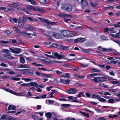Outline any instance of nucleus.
<instances>
[{"mask_svg":"<svg viewBox=\"0 0 120 120\" xmlns=\"http://www.w3.org/2000/svg\"><path fill=\"white\" fill-rule=\"evenodd\" d=\"M15 53H19L21 52V49H20L15 48Z\"/></svg>","mask_w":120,"mask_h":120,"instance_id":"c756f323","label":"nucleus"},{"mask_svg":"<svg viewBox=\"0 0 120 120\" xmlns=\"http://www.w3.org/2000/svg\"><path fill=\"white\" fill-rule=\"evenodd\" d=\"M86 96L87 98H90V97L91 94L88 93H85Z\"/></svg>","mask_w":120,"mask_h":120,"instance_id":"6e6d98bb","label":"nucleus"},{"mask_svg":"<svg viewBox=\"0 0 120 120\" xmlns=\"http://www.w3.org/2000/svg\"><path fill=\"white\" fill-rule=\"evenodd\" d=\"M65 75V76H64V78H69L70 77V75L68 73H66Z\"/></svg>","mask_w":120,"mask_h":120,"instance_id":"de8ad7c7","label":"nucleus"},{"mask_svg":"<svg viewBox=\"0 0 120 120\" xmlns=\"http://www.w3.org/2000/svg\"><path fill=\"white\" fill-rule=\"evenodd\" d=\"M27 9L29 10H34V11H36V8H34L33 7L31 6H29L27 8Z\"/></svg>","mask_w":120,"mask_h":120,"instance_id":"58836bf2","label":"nucleus"},{"mask_svg":"<svg viewBox=\"0 0 120 120\" xmlns=\"http://www.w3.org/2000/svg\"><path fill=\"white\" fill-rule=\"evenodd\" d=\"M71 6L69 4H66L64 5H63L62 7V9H63L67 11H70L71 9L70 8V7H71Z\"/></svg>","mask_w":120,"mask_h":120,"instance_id":"0eeeda50","label":"nucleus"},{"mask_svg":"<svg viewBox=\"0 0 120 120\" xmlns=\"http://www.w3.org/2000/svg\"><path fill=\"white\" fill-rule=\"evenodd\" d=\"M43 76H44L47 77H52L53 75L51 74H43Z\"/></svg>","mask_w":120,"mask_h":120,"instance_id":"72a5a7b5","label":"nucleus"},{"mask_svg":"<svg viewBox=\"0 0 120 120\" xmlns=\"http://www.w3.org/2000/svg\"><path fill=\"white\" fill-rule=\"evenodd\" d=\"M26 32V31L23 30L22 32H20L19 30H18L17 31V32L20 33L21 34H23L24 35L25 34H26L29 37V35L31 34L30 33H27ZM32 35L33 36L35 35L34 34H32Z\"/></svg>","mask_w":120,"mask_h":120,"instance_id":"9d476101","label":"nucleus"},{"mask_svg":"<svg viewBox=\"0 0 120 120\" xmlns=\"http://www.w3.org/2000/svg\"><path fill=\"white\" fill-rule=\"evenodd\" d=\"M98 100L101 102H107V101H106V100L105 99L101 97H100L99 98Z\"/></svg>","mask_w":120,"mask_h":120,"instance_id":"c85d7f7f","label":"nucleus"},{"mask_svg":"<svg viewBox=\"0 0 120 120\" xmlns=\"http://www.w3.org/2000/svg\"><path fill=\"white\" fill-rule=\"evenodd\" d=\"M78 92V91L76 89L72 88L67 91L68 93L71 94H75Z\"/></svg>","mask_w":120,"mask_h":120,"instance_id":"6e6552de","label":"nucleus"},{"mask_svg":"<svg viewBox=\"0 0 120 120\" xmlns=\"http://www.w3.org/2000/svg\"><path fill=\"white\" fill-rule=\"evenodd\" d=\"M75 84V86H84L83 84L79 83H76Z\"/></svg>","mask_w":120,"mask_h":120,"instance_id":"49530a36","label":"nucleus"},{"mask_svg":"<svg viewBox=\"0 0 120 120\" xmlns=\"http://www.w3.org/2000/svg\"><path fill=\"white\" fill-rule=\"evenodd\" d=\"M86 40V39L84 38H80L76 39H71L70 40V42H73L75 43H81L83 42Z\"/></svg>","mask_w":120,"mask_h":120,"instance_id":"7ed1b4c3","label":"nucleus"},{"mask_svg":"<svg viewBox=\"0 0 120 120\" xmlns=\"http://www.w3.org/2000/svg\"><path fill=\"white\" fill-rule=\"evenodd\" d=\"M61 35L64 37H70L73 36L72 34V31L67 30H63L60 31Z\"/></svg>","mask_w":120,"mask_h":120,"instance_id":"f257e3e1","label":"nucleus"},{"mask_svg":"<svg viewBox=\"0 0 120 120\" xmlns=\"http://www.w3.org/2000/svg\"><path fill=\"white\" fill-rule=\"evenodd\" d=\"M18 25L20 27H22L24 26V23L21 20H19L18 21Z\"/></svg>","mask_w":120,"mask_h":120,"instance_id":"aec40b11","label":"nucleus"},{"mask_svg":"<svg viewBox=\"0 0 120 120\" xmlns=\"http://www.w3.org/2000/svg\"><path fill=\"white\" fill-rule=\"evenodd\" d=\"M5 110L6 112L7 113H12V111H10L9 110H8L7 108H5Z\"/></svg>","mask_w":120,"mask_h":120,"instance_id":"680f3d73","label":"nucleus"},{"mask_svg":"<svg viewBox=\"0 0 120 120\" xmlns=\"http://www.w3.org/2000/svg\"><path fill=\"white\" fill-rule=\"evenodd\" d=\"M91 98H93L97 99L98 100L99 98L101 97L99 95L95 94H93L92 95Z\"/></svg>","mask_w":120,"mask_h":120,"instance_id":"f3484780","label":"nucleus"},{"mask_svg":"<svg viewBox=\"0 0 120 120\" xmlns=\"http://www.w3.org/2000/svg\"><path fill=\"white\" fill-rule=\"evenodd\" d=\"M83 51L85 53H87L89 52L90 50L89 49H84Z\"/></svg>","mask_w":120,"mask_h":120,"instance_id":"3c124183","label":"nucleus"},{"mask_svg":"<svg viewBox=\"0 0 120 120\" xmlns=\"http://www.w3.org/2000/svg\"><path fill=\"white\" fill-rule=\"evenodd\" d=\"M7 58L10 60H12L14 58V57L13 56H11L8 55Z\"/></svg>","mask_w":120,"mask_h":120,"instance_id":"052dcab7","label":"nucleus"},{"mask_svg":"<svg viewBox=\"0 0 120 120\" xmlns=\"http://www.w3.org/2000/svg\"><path fill=\"white\" fill-rule=\"evenodd\" d=\"M1 78L2 79H11V78H12V77L10 75H9L8 76H2Z\"/></svg>","mask_w":120,"mask_h":120,"instance_id":"cd10ccee","label":"nucleus"},{"mask_svg":"<svg viewBox=\"0 0 120 120\" xmlns=\"http://www.w3.org/2000/svg\"><path fill=\"white\" fill-rule=\"evenodd\" d=\"M61 106L63 107H69L70 106V105L67 104H63L61 105Z\"/></svg>","mask_w":120,"mask_h":120,"instance_id":"09e8293b","label":"nucleus"},{"mask_svg":"<svg viewBox=\"0 0 120 120\" xmlns=\"http://www.w3.org/2000/svg\"><path fill=\"white\" fill-rule=\"evenodd\" d=\"M118 61L117 60L114 61L112 60L110 61V63L111 64H112L113 63L114 64H116L117 63Z\"/></svg>","mask_w":120,"mask_h":120,"instance_id":"4c0bfd02","label":"nucleus"},{"mask_svg":"<svg viewBox=\"0 0 120 120\" xmlns=\"http://www.w3.org/2000/svg\"><path fill=\"white\" fill-rule=\"evenodd\" d=\"M7 73L8 74L10 75H14L15 74V72L13 71H12V70L9 71L7 72Z\"/></svg>","mask_w":120,"mask_h":120,"instance_id":"a19ab883","label":"nucleus"},{"mask_svg":"<svg viewBox=\"0 0 120 120\" xmlns=\"http://www.w3.org/2000/svg\"><path fill=\"white\" fill-rule=\"evenodd\" d=\"M99 81L100 83L104 82L106 81V80L107 79V77L106 76H99Z\"/></svg>","mask_w":120,"mask_h":120,"instance_id":"ddd939ff","label":"nucleus"},{"mask_svg":"<svg viewBox=\"0 0 120 120\" xmlns=\"http://www.w3.org/2000/svg\"><path fill=\"white\" fill-rule=\"evenodd\" d=\"M21 86H23L27 87L29 86V83H24L22 84H21L20 85Z\"/></svg>","mask_w":120,"mask_h":120,"instance_id":"8fccbe9b","label":"nucleus"},{"mask_svg":"<svg viewBox=\"0 0 120 120\" xmlns=\"http://www.w3.org/2000/svg\"><path fill=\"white\" fill-rule=\"evenodd\" d=\"M52 36L56 38L60 39L62 38L61 36L59 34L54 32H51Z\"/></svg>","mask_w":120,"mask_h":120,"instance_id":"1a4fd4ad","label":"nucleus"},{"mask_svg":"<svg viewBox=\"0 0 120 120\" xmlns=\"http://www.w3.org/2000/svg\"><path fill=\"white\" fill-rule=\"evenodd\" d=\"M36 9V11H39V12L42 13H44L45 12V11L43 9H41V8H37Z\"/></svg>","mask_w":120,"mask_h":120,"instance_id":"bb28decb","label":"nucleus"},{"mask_svg":"<svg viewBox=\"0 0 120 120\" xmlns=\"http://www.w3.org/2000/svg\"><path fill=\"white\" fill-rule=\"evenodd\" d=\"M16 108V107L15 106L10 105H9L8 107V109L9 110H14Z\"/></svg>","mask_w":120,"mask_h":120,"instance_id":"dca6fc26","label":"nucleus"},{"mask_svg":"<svg viewBox=\"0 0 120 120\" xmlns=\"http://www.w3.org/2000/svg\"><path fill=\"white\" fill-rule=\"evenodd\" d=\"M56 72L57 74L58 75H60V74H62V72H61L59 70H56Z\"/></svg>","mask_w":120,"mask_h":120,"instance_id":"e2e57ef3","label":"nucleus"},{"mask_svg":"<svg viewBox=\"0 0 120 120\" xmlns=\"http://www.w3.org/2000/svg\"><path fill=\"white\" fill-rule=\"evenodd\" d=\"M3 52H4L8 54L9 52V51L8 49H4L3 50Z\"/></svg>","mask_w":120,"mask_h":120,"instance_id":"4d7b16f0","label":"nucleus"},{"mask_svg":"<svg viewBox=\"0 0 120 120\" xmlns=\"http://www.w3.org/2000/svg\"><path fill=\"white\" fill-rule=\"evenodd\" d=\"M19 67L20 68H28V66L26 65H25L23 64H21L19 65Z\"/></svg>","mask_w":120,"mask_h":120,"instance_id":"473e14b6","label":"nucleus"},{"mask_svg":"<svg viewBox=\"0 0 120 120\" xmlns=\"http://www.w3.org/2000/svg\"><path fill=\"white\" fill-rule=\"evenodd\" d=\"M32 117L34 120H38L39 119L37 116L34 115H32Z\"/></svg>","mask_w":120,"mask_h":120,"instance_id":"ea45409f","label":"nucleus"},{"mask_svg":"<svg viewBox=\"0 0 120 120\" xmlns=\"http://www.w3.org/2000/svg\"><path fill=\"white\" fill-rule=\"evenodd\" d=\"M13 31L10 32L9 30H7L5 31V33L7 35H9Z\"/></svg>","mask_w":120,"mask_h":120,"instance_id":"37998d69","label":"nucleus"},{"mask_svg":"<svg viewBox=\"0 0 120 120\" xmlns=\"http://www.w3.org/2000/svg\"><path fill=\"white\" fill-rule=\"evenodd\" d=\"M19 5V4L18 3H15L14 4H13L12 5V7H18Z\"/></svg>","mask_w":120,"mask_h":120,"instance_id":"a18cd8bd","label":"nucleus"},{"mask_svg":"<svg viewBox=\"0 0 120 120\" xmlns=\"http://www.w3.org/2000/svg\"><path fill=\"white\" fill-rule=\"evenodd\" d=\"M65 80L64 79H60V82L61 83L64 84Z\"/></svg>","mask_w":120,"mask_h":120,"instance_id":"bf43d9fd","label":"nucleus"},{"mask_svg":"<svg viewBox=\"0 0 120 120\" xmlns=\"http://www.w3.org/2000/svg\"><path fill=\"white\" fill-rule=\"evenodd\" d=\"M106 36L104 35H102L101 37V39L102 40H105L106 39Z\"/></svg>","mask_w":120,"mask_h":120,"instance_id":"c03bdc74","label":"nucleus"},{"mask_svg":"<svg viewBox=\"0 0 120 120\" xmlns=\"http://www.w3.org/2000/svg\"><path fill=\"white\" fill-rule=\"evenodd\" d=\"M49 0H38L37 1H38L40 3L42 4H46L48 2Z\"/></svg>","mask_w":120,"mask_h":120,"instance_id":"5701e85b","label":"nucleus"},{"mask_svg":"<svg viewBox=\"0 0 120 120\" xmlns=\"http://www.w3.org/2000/svg\"><path fill=\"white\" fill-rule=\"evenodd\" d=\"M27 20V17L23 16L21 20L24 23H25Z\"/></svg>","mask_w":120,"mask_h":120,"instance_id":"c9c22d12","label":"nucleus"},{"mask_svg":"<svg viewBox=\"0 0 120 120\" xmlns=\"http://www.w3.org/2000/svg\"><path fill=\"white\" fill-rule=\"evenodd\" d=\"M94 76V74H91L88 75L86 76V77L88 78H89L90 77H91Z\"/></svg>","mask_w":120,"mask_h":120,"instance_id":"13d9d810","label":"nucleus"},{"mask_svg":"<svg viewBox=\"0 0 120 120\" xmlns=\"http://www.w3.org/2000/svg\"><path fill=\"white\" fill-rule=\"evenodd\" d=\"M72 34L74 35V36L79 35L81 34V33L79 31H72Z\"/></svg>","mask_w":120,"mask_h":120,"instance_id":"393cba45","label":"nucleus"},{"mask_svg":"<svg viewBox=\"0 0 120 120\" xmlns=\"http://www.w3.org/2000/svg\"><path fill=\"white\" fill-rule=\"evenodd\" d=\"M28 1L32 4L34 5L36 4L35 3V1L34 0H28Z\"/></svg>","mask_w":120,"mask_h":120,"instance_id":"79ce46f5","label":"nucleus"},{"mask_svg":"<svg viewBox=\"0 0 120 120\" xmlns=\"http://www.w3.org/2000/svg\"><path fill=\"white\" fill-rule=\"evenodd\" d=\"M35 74L38 76L41 75L43 76V74L40 73L38 71H37L35 72Z\"/></svg>","mask_w":120,"mask_h":120,"instance_id":"e433bc0d","label":"nucleus"},{"mask_svg":"<svg viewBox=\"0 0 120 120\" xmlns=\"http://www.w3.org/2000/svg\"><path fill=\"white\" fill-rule=\"evenodd\" d=\"M20 62L22 64H24L25 62V59L23 57H21L19 58Z\"/></svg>","mask_w":120,"mask_h":120,"instance_id":"b1692460","label":"nucleus"},{"mask_svg":"<svg viewBox=\"0 0 120 120\" xmlns=\"http://www.w3.org/2000/svg\"><path fill=\"white\" fill-rule=\"evenodd\" d=\"M91 70L92 72V73L95 72H100L101 71V70H98L97 68H93L91 69Z\"/></svg>","mask_w":120,"mask_h":120,"instance_id":"4be33fe9","label":"nucleus"},{"mask_svg":"<svg viewBox=\"0 0 120 120\" xmlns=\"http://www.w3.org/2000/svg\"><path fill=\"white\" fill-rule=\"evenodd\" d=\"M47 95L44 94L40 96L41 98H46Z\"/></svg>","mask_w":120,"mask_h":120,"instance_id":"5fc2aeb1","label":"nucleus"},{"mask_svg":"<svg viewBox=\"0 0 120 120\" xmlns=\"http://www.w3.org/2000/svg\"><path fill=\"white\" fill-rule=\"evenodd\" d=\"M24 110H21L19 112H18L16 113L15 114V115L16 116L18 115L19 114L21 113L22 111Z\"/></svg>","mask_w":120,"mask_h":120,"instance_id":"774afa93","label":"nucleus"},{"mask_svg":"<svg viewBox=\"0 0 120 120\" xmlns=\"http://www.w3.org/2000/svg\"><path fill=\"white\" fill-rule=\"evenodd\" d=\"M49 63H59V64L62 66L69 67L70 66V65L68 63L64 64L63 62L56 61L54 60L50 61L49 62Z\"/></svg>","mask_w":120,"mask_h":120,"instance_id":"f03ea898","label":"nucleus"},{"mask_svg":"<svg viewBox=\"0 0 120 120\" xmlns=\"http://www.w3.org/2000/svg\"><path fill=\"white\" fill-rule=\"evenodd\" d=\"M82 1L81 2V3L80 4H81L82 6V7H85V6H86L88 5V3L87 2L86 0H82Z\"/></svg>","mask_w":120,"mask_h":120,"instance_id":"f8f14e48","label":"nucleus"},{"mask_svg":"<svg viewBox=\"0 0 120 120\" xmlns=\"http://www.w3.org/2000/svg\"><path fill=\"white\" fill-rule=\"evenodd\" d=\"M52 44L53 45H55L56 46V47L59 48L60 49L63 50L67 49L69 47L68 46H66L62 45H59L56 44Z\"/></svg>","mask_w":120,"mask_h":120,"instance_id":"423d86ee","label":"nucleus"},{"mask_svg":"<svg viewBox=\"0 0 120 120\" xmlns=\"http://www.w3.org/2000/svg\"><path fill=\"white\" fill-rule=\"evenodd\" d=\"M111 68V67L108 65H106L105 67V69L107 70H109Z\"/></svg>","mask_w":120,"mask_h":120,"instance_id":"338daca9","label":"nucleus"},{"mask_svg":"<svg viewBox=\"0 0 120 120\" xmlns=\"http://www.w3.org/2000/svg\"><path fill=\"white\" fill-rule=\"evenodd\" d=\"M40 19L43 22H45L48 24H49V22L47 19H46L42 18H40Z\"/></svg>","mask_w":120,"mask_h":120,"instance_id":"a878e982","label":"nucleus"},{"mask_svg":"<svg viewBox=\"0 0 120 120\" xmlns=\"http://www.w3.org/2000/svg\"><path fill=\"white\" fill-rule=\"evenodd\" d=\"M6 119L7 120H16V119L10 116L7 118Z\"/></svg>","mask_w":120,"mask_h":120,"instance_id":"f704fd0d","label":"nucleus"},{"mask_svg":"<svg viewBox=\"0 0 120 120\" xmlns=\"http://www.w3.org/2000/svg\"><path fill=\"white\" fill-rule=\"evenodd\" d=\"M17 19L16 18H10L9 19V21L10 22L12 23H16L17 22Z\"/></svg>","mask_w":120,"mask_h":120,"instance_id":"6ab92c4d","label":"nucleus"},{"mask_svg":"<svg viewBox=\"0 0 120 120\" xmlns=\"http://www.w3.org/2000/svg\"><path fill=\"white\" fill-rule=\"evenodd\" d=\"M109 90L112 92H116L117 91V90L115 89H109Z\"/></svg>","mask_w":120,"mask_h":120,"instance_id":"0e129e2a","label":"nucleus"},{"mask_svg":"<svg viewBox=\"0 0 120 120\" xmlns=\"http://www.w3.org/2000/svg\"><path fill=\"white\" fill-rule=\"evenodd\" d=\"M99 76L98 77H95L93 79H91L90 80L91 81H94L97 83H100V82L99 81Z\"/></svg>","mask_w":120,"mask_h":120,"instance_id":"2eb2a0df","label":"nucleus"},{"mask_svg":"<svg viewBox=\"0 0 120 120\" xmlns=\"http://www.w3.org/2000/svg\"><path fill=\"white\" fill-rule=\"evenodd\" d=\"M98 49L103 52H109L112 51L113 49L111 48L107 49L105 48H102L101 46H99Z\"/></svg>","mask_w":120,"mask_h":120,"instance_id":"39448f33","label":"nucleus"},{"mask_svg":"<svg viewBox=\"0 0 120 120\" xmlns=\"http://www.w3.org/2000/svg\"><path fill=\"white\" fill-rule=\"evenodd\" d=\"M9 92L14 95H17L19 96H21V95L20 94L16 93L14 92L12 90H11V89H10V91H9Z\"/></svg>","mask_w":120,"mask_h":120,"instance_id":"412c9836","label":"nucleus"},{"mask_svg":"<svg viewBox=\"0 0 120 120\" xmlns=\"http://www.w3.org/2000/svg\"><path fill=\"white\" fill-rule=\"evenodd\" d=\"M64 84H70V80L69 79H66L65 80Z\"/></svg>","mask_w":120,"mask_h":120,"instance_id":"864d4df0","label":"nucleus"},{"mask_svg":"<svg viewBox=\"0 0 120 120\" xmlns=\"http://www.w3.org/2000/svg\"><path fill=\"white\" fill-rule=\"evenodd\" d=\"M36 28L33 26H32L31 25L30 26L26 27L25 29L27 31H33L35 30Z\"/></svg>","mask_w":120,"mask_h":120,"instance_id":"9b49d317","label":"nucleus"},{"mask_svg":"<svg viewBox=\"0 0 120 120\" xmlns=\"http://www.w3.org/2000/svg\"><path fill=\"white\" fill-rule=\"evenodd\" d=\"M115 102V101L112 98L110 99H109L107 101V102L111 103H113Z\"/></svg>","mask_w":120,"mask_h":120,"instance_id":"7c9ffc66","label":"nucleus"},{"mask_svg":"<svg viewBox=\"0 0 120 120\" xmlns=\"http://www.w3.org/2000/svg\"><path fill=\"white\" fill-rule=\"evenodd\" d=\"M11 79L17 81L20 80V78H13V77H12V78H11Z\"/></svg>","mask_w":120,"mask_h":120,"instance_id":"603ef678","label":"nucleus"},{"mask_svg":"<svg viewBox=\"0 0 120 120\" xmlns=\"http://www.w3.org/2000/svg\"><path fill=\"white\" fill-rule=\"evenodd\" d=\"M29 86L30 85L32 86H34L36 87H38V85L37 82H32L29 83Z\"/></svg>","mask_w":120,"mask_h":120,"instance_id":"4468645a","label":"nucleus"},{"mask_svg":"<svg viewBox=\"0 0 120 120\" xmlns=\"http://www.w3.org/2000/svg\"><path fill=\"white\" fill-rule=\"evenodd\" d=\"M45 115L47 118L50 119L52 117V114L51 112H48L45 113Z\"/></svg>","mask_w":120,"mask_h":120,"instance_id":"a211bd4d","label":"nucleus"},{"mask_svg":"<svg viewBox=\"0 0 120 120\" xmlns=\"http://www.w3.org/2000/svg\"><path fill=\"white\" fill-rule=\"evenodd\" d=\"M80 112L84 116H86L88 117H89V115L88 114L84 112L80 111Z\"/></svg>","mask_w":120,"mask_h":120,"instance_id":"2f4dec72","label":"nucleus"},{"mask_svg":"<svg viewBox=\"0 0 120 120\" xmlns=\"http://www.w3.org/2000/svg\"><path fill=\"white\" fill-rule=\"evenodd\" d=\"M114 41L118 44L119 45V46H120V41H118V40H113Z\"/></svg>","mask_w":120,"mask_h":120,"instance_id":"69168bd1","label":"nucleus"},{"mask_svg":"<svg viewBox=\"0 0 120 120\" xmlns=\"http://www.w3.org/2000/svg\"><path fill=\"white\" fill-rule=\"evenodd\" d=\"M20 71H23V73L25 75H33L34 74L33 71L29 69L20 70Z\"/></svg>","mask_w":120,"mask_h":120,"instance_id":"20e7f679","label":"nucleus"}]
</instances>
